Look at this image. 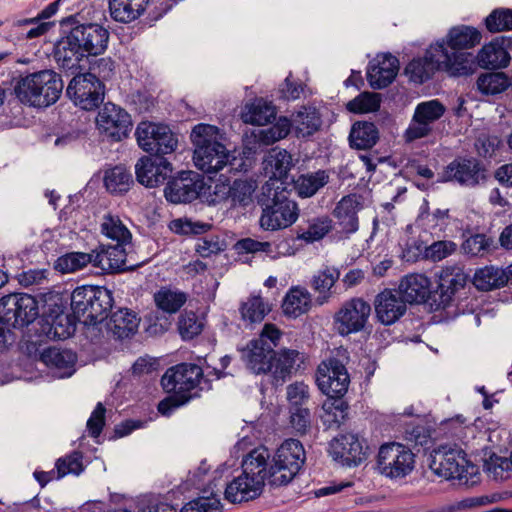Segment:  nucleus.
<instances>
[{"instance_id":"56","label":"nucleus","mask_w":512,"mask_h":512,"mask_svg":"<svg viewBox=\"0 0 512 512\" xmlns=\"http://www.w3.org/2000/svg\"><path fill=\"white\" fill-rule=\"evenodd\" d=\"M256 189V184L251 180H235L233 185L223 194L228 195L234 203L247 206L252 202V195Z\"/></svg>"},{"instance_id":"2","label":"nucleus","mask_w":512,"mask_h":512,"mask_svg":"<svg viewBox=\"0 0 512 512\" xmlns=\"http://www.w3.org/2000/svg\"><path fill=\"white\" fill-rule=\"evenodd\" d=\"M474 61L469 52H449L444 42L432 44L424 58L413 59L405 68L410 79L423 83L436 70H443L452 76H467L473 73Z\"/></svg>"},{"instance_id":"27","label":"nucleus","mask_w":512,"mask_h":512,"mask_svg":"<svg viewBox=\"0 0 512 512\" xmlns=\"http://www.w3.org/2000/svg\"><path fill=\"white\" fill-rule=\"evenodd\" d=\"M397 291L406 303H422L429 296L430 280L423 274H408L400 281Z\"/></svg>"},{"instance_id":"4","label":"nucleus","mask_w":512,"mask_h":512,"mask_svg":"<svg viewBox=\"0 0 512 512\" xmlns=\"http://www.w3.org/2000/svg\"><path fill=\"white\" fill-rule=\"evenodd\" d=\"M218 134V128L208 124H198L191 132L194 164L206 174H215L231 164V155L219 141Z\"/></svg>"},{"instance_id":"33","label":"nucleus","mask_w":512,"mask_h":512,"mask_svg":"<svg viewBox=\"0 0 512 512\" xmlns=\"http://www.w3.org/2000/svg\"><path fill=\"white\" fill-rule=\"evenodd\" d=\"M139 320L127 309H119L112 313L107 321V329L117 339H125L134 335L138 329Z\"/></svg>"},{"instance_id":"55","label":"nucleus","mask_w":512,"mask_h":512,"mask_svg":"<svg viewBox=\"0 0 512 512\" xmlns=\"http://www.w3.org/2000/svg\"><path fill=\"white\" fill-rule=\"evenodd\" d=\"M267 166L271 168L274 178H283L293 166L292 156L286 150H272L267 159Z\"/></svg>"},{"instance_id":"44","label":"nucleus","mask_w":512,"mask_h":512,"mask_svg":"<svg viewBox=\"0 0 512 512\" xmlns=\"http://www.w3.org/2000/svg\"><path fill=\"white\" fill-rule=\"evenodd\" d=\"M507 276L504 271L494 266H486L478 269L473 277V284L482 291H489L504 286Z\"/></svg>"},{"instance_id":"51","label":"nucleus","mask_w":512,"mask_h":512,"mask_svg":"<svg viewBox=\"0 0 512 512\" xmlns=\"http://www.w3.org/2000/svg\"><path fill=\"white\" fill-rule=\"evenodd\" d=\"M332 229V220L328 216L314 218L308 222L305 229H301L298 239L312 243L323 239Z\"/></svg>"},{"instance_id":"32","label":"nucleus","mask_w":512,"mask_h":512,"mask_svg":"<svg viewBox=\"0 0 512 512\" xmlns=\"http://www.w3.org/2000/svg\"><path fill=\"white\" fill-rule=\"evenodd\" d=\"M269 451L265 447H258L249 452L242 461V473L250 478H258L262 486L269 477L267 470V460L269 459Z\"/></svg>"},{"instance_id":"47","label":"nucleus","mask_w":512,"mask_h":512,"mask_svg":"<svg viewBox=\"0 0 512 512\" xmlns=\"http://www.w3.org/2000/svg\"><path fill=\"white\" fill-rule=\"evenodd\" d=\"M104 184L113 194H123L133 184L132 174L124 166H115L105 172Z\"/></svg>"},{"instance_id":"29","label":"nucleus","mask_w":512,"mask_h":512,"mask_svg":"<svg viewBox=\"0 0 512 512\" xmlns=\"http://www.w3.org/2000/svg\"><path fill=\"white\" fill-rule=\"evenodd\" d=\"M38 324L40 325V335H44L52 340L67 339L75 330L70 316L65 313L43 317L39 320Z\"/></svg>"},{"instance_id":"61","label":"nucleus","mask_w":512,"mask_h":512,"mask_svg":"<svg viewBox=\"0 0 512 512\" xmlns=\"http://www.w3.org/2000/svg\"><path fill=\"white\" fill-rule=\"evenodd\" d=\"M57 478H62L67 474L79 475L83 471L82 454L73 452L56 462Z\"/></svg>"},{"instance_id":"53","label":"nucleus","mask_w":512,"mask_h":512,"mask_svg":"<svg viewBox=\"0 0 512 512\" xmlns=\"http://www.w3.org/2000/svg\"><path fill=\"white\" fill-rule=\"evenodd\" d=\"M484 471L494 480H504L509 477L512 471V452L510 458L491 455L484 462Z\"/></svg>"},{"instance_id":"6","label":"nucleus","mask_w":512,"mask_h":512,"mask_svg":"<svg viewBox=\"0 0 512 512\" xmlns=\"http://www.w3.org/2000/svg\"><path fill=\"white\" fill-rule=\"evenodd\" d=\"M203 371L196 364H179L162 375V388L170 395L162 399V416L169 415L173 408L187 403L197 393H192L201 382Z\"/></svg>"},{"instance_id":"26","label":"nucleus","mask_w":512,"mask_h":512,"mask_svg":"<svg viewBox=\"0 0 512 512\" xmlns=\"http://www.w3.org/2000/svg\"><path fill=\"white\" fill-rule=\"evenodd\" d=\"M273 352V345L262 344L261 341L253 339L241 350V358L253 373L266 374Z\"/></svg>"},{"instance_id":"64","label":"nucleus","mask_w":512,"mask_h":512,"mask_svg":"<svg viewBox=\"0 0 512 512\" xmlns=\"http://www.w3.org/2000/svg\"><path fill=\"white\" fill-rule=\"evenodd\" d=\"M287 400L291 408L303 407L309 400V387L304 382H295L287 386Z\"/></svg>"},{"instance_id":"35","label":"nucleus","mask_w":512,"mask_h":512,"mask_svg":"<svg viewBox=\"0 0 512 512\" xmlns=\"http://www.w3.org/2000/svg\"><path fill=\"white\" fill-rule=\"evenodd\" d=\"M136 179L147 188L158 186L160 177V155L141 157L135 165Z\"/></svg>"},{"instance_id":"8","label":"nucleus","mask_w":512,"mask_h":512,"mask_svg":"<svg viewBox=\"0 0 512 512\" xmlns=\"http://www.w3.org/2000/svg\"><path fill=\"white\" fill-rule=\"evenodd\" d=\"M306 460L303 444L297 439L285 440L276 450L269 467L270 483L287 485L298 474Z\"/></svg>"},{"instance_id":"20","label":"nucleus","mask_w":512,"mask_h":512,"mask_svg":"<svg viewBox=\"0 0 512 512\" xmlns=\"http://www.w3.org/2000/svg\"><path fill=\"white\" fill-rule=\"evenodd\" d=\"M329 452L334 460L346 466H358L366 459V453L359 438L344 434L330 443Z\"/></svg>"},{"instance_id":"42","label":"nucleus","mask_w":512,"mask_h":512,"mask_svg":"<svg viewBox=\"0 0 512 512\" xmlns=\"http://www.w3.org/2000/svg\"><path fill=\"white\" fill-rule=\"evenodd\" d=\"M275 114L272 104L263 99H256L245 106L242 119L245 123L252 125H265L275 118Z\"/></svg>"},{"instance_id":"24","label":"nucleus","mask_w":512,"mask_h":512,"mask_svg":"<svg viewBox=\"0 0 512 512\" xmlns=\"http://www.w3.org/2000/svg\"><path fill=\"white\" fill-rule=\"evenodd\" d=\"M361 196L349 194L341 198L332 214L344 233H355L359 228L358 212L363 208Z\"/></svg>"},{"instance_id":"63","label":"nucleus","mask_w":512,"mask_h":512,"mask_svg":"<svg viewBox=\"0 0 512 512\" xmlns=\"http://www.w3.org/2000/svg\"><path fill=\"white\" fill-rule=\"evenodd\" d=\"M491 244L484 234H475L467 238L463 244V252L470 256H482L489 248Z\"/></svg>"},{"instance_id":"5","label":"nucleus","mask_w":512,"mask_h":512,"mask_svg":"<svg viewBox=\"0 0 512 512\" xmlns=\"http://www.w3.org/2000/svg\"><path fill=\"white\" fill-rule=\"evenodd\" d=\"M263 194L267 197L264 203L260 226L264 230L276 231L285 229L294 224L299 217L297 203L290 199L288 191L279 180L270 179L263 187Z\"/></svg>"},{"instance_id":"43","label":"nucleus","mask_w":512,"mask_h":512,"mask_svg":"<svg viewBox=\"0 0 512 512\" xmlns=\"http://www.w3.org/2000/svg\"><path fill=\"white\" fill-rule=\"evenodd\" d=\"M239 311L244 322L254 324L265 318L271 311V306L261 296L251 295L241 303Z\"/></svg>"},{"instance_id":"21","label":"nucleus","mask_w":512,"mask_h":512,"mask_svg":"<svg viewBox=\"0 0 512 512\" xmlns=\"http://www.w3.org/2000/svg\"><path fill=\"white\" fill-rule=\"evenodd\" d=\"M406 304L397 290L385 289L374 300L376 317L384 325L394 324L405 314Z\"/></svg>"},{"instance_id":"49","label":"nucleus","mask_w":512,"mask_h":512,"mask_svg":"<svg viewBox=\"0 0 512 512\" xmlns=\"http://www.w3.org/2000/svg\"><path fill=\"white\" fill-rule=\"evenodd\" d=\"M101 231L108 238L116 241V244L129 245L132 239L129 229L115 215L108 214L104 216Z\"/></svg>"},{"instance_id":"57","label":"nucleus","mask_w":512,"mask_h":512,"mask_svg":"<svg viewBox=\"0 0 512 512\" xmlns=\"http://www.w3.org/2000/svg\"><path fill=\"white\" fill-rule=\"evenodd\" d=\"M380 103V94L363 92L347 103V109L353 113H370L377 111Z\"/></svg>"},{"instance_id":"7","label":"nucleus","mask_w":512,"mask_h":512,"mask_svg":"<svg viewBox=\"0 0 512 512\" xmlns=\"http://www.w3.org/2000/svg\"><path fill=\"white\" fill-rule=\"evenodd\" d=\"M113 302L112 291L102 286H79L71 294L73 317L85 325H96L105 320Z\"/></svg>"},{"instance_id":"50","label":"nucleus","mask_w":512,"mask_h":512,"mask_svg":"<svg viewBox=\"0 0 512 512\" xmlns=\"http://www.w3.org/2000/svg\"><path fill=\"white\" fill-rule=\"evenodd\" d=\"M90 263L93 264L91 252H71L60 256L54 263V269L62 274L74 273Z\"/></svg>"},{"instance_id":"25","label":"nucleus","mask_w":512,"mask_h":512,"mask_svg":"<svg viewBox=\"0 0 512 512\" xmlns=\"http://www.w3.org/2000/svg\"><path fill=\"white\" fill-rule=\"evenodd\" d=\"M259 479L241 473L226 484L224 496L231 503H242L257 498L263 490Z\"/></svg>"},{"instance_id":"31","label":"nucleus","mask_w":512,"mask_h":512,"mask_svg":"<svg viewBox=\"0 0 512 512\" xmlns=\"http://www.w3.org/2000/svg\"><path fill=\"white\" fill-rule=\"evenodd\" d=\"M481 40L480 32L470 26H456L449 30L446 39L441 40L449 52H464V49L471 48Z\"/></svg>"},{"instance_id":"52","label":"nucleus","mask_w":512,"mask_h":512,"mask_svg":"<svg viewBox=\"0 0 512 512\" xmlns=\"http://www.w3.org/2000/svg\"><path fill=\"white\" fill-rule=\"evenodd\" d=\"M293 124L298 135L307 136L318 129L320 119L315 110L303 107L294 116Z\"/></svg>"},{"instance_id":"16","label":"nucleus","mask_w":512,"mask_h":512,"mask_svg":"<svg viewBox=\"0 0 512 512\" xmlns=\"http://www.w3.org/2000/svg\"><path fill=\"white\" fill-rule=\"evenodd\" d=\"M468 461L461 449L441 446L434 451L430 468L445 479H462L467 472Z\"/></svg>"},{"instance_id":"11","label":"nucleus","mask_w":512,"mask_h":512,"mask_svg":"<svg viewBox=\"0 0 512 512\" xmlns=\"http://www.w3.org/2000/svg\"><path fill=\"white\" fill-rule=\"evenodd\" d=\"M66 94L83 110H93L103 102L104 83L92 72L75 75L69 82Z\"/></svg>"},{"instance_id":"22","label":"nucleus","mask_w":512,"mask_h":512,"mask_svg":"<svg viewBox=\"0 0 512 512\" xmlns=\"http://www.w3.org/2000/svg\"><path fill=\"white\" fill-rule=\"evenodd\" d=\"M303 361V355L297 350L281 349L279 352L274 351L267 373L271 375L274 385H282L300 367Z\"/></svg>"},{"instance_id":"46","label":"nucleus","mask_w":512,"mask_h":512,"mask_svg":"<svg viewBox=\"0 0 512 512\" xmlns=\"http://www.w3.org/2000/svg\"><path fill=\"white\" fill-rule=\"evenodd\" d=\"M329 182V174L325 170L310 172L298 177L295 188L301 197H311Z\"/></svg>"},{"instance_id":"30","label":"nucleus","mask_w":512,"mask_h":512,"mask_svg":"<svg viewBox=\"0 0 512 512\" xmlns=\"http://www.w3.org/2000/svg\"><path fill=\"white\" fill-rule=\"evenodd\" d=\"M150 0H109L111 18L119 23H131L146 11Z\"/></svg>"},{"instance_id":"9","label":"nucleus","mask_w":512,"mask_h":512,"mask_svg":"<svg viewBox=\"0 0 512 512\" xmlns=\"http://www.w3.org/2000/svg\"><path fill=\"white\" fill-rule=\"evenodd\" d=\"M415 456L405 445L397 442L385 443L380 446L377 455L378 472L390 479H398L412 472Z\"/></svg>"},{"instance_id":"54","label":"nucleus","mask_w":512,"mask_h":512,"mask_svg":"<svg viewBox=\"0 0 512 512\" xmlns=\"http://www.w3.org/2000/svg\"><path fill=\"white\" fill-rule=\"evenodd\" d=\"M162 512H177L174 506L166 505L162 507ZM180 512H222L221 503L215 497L203 496L193 501H190L182 507Z\"/></svg>"},{"instance_id":"1","label":"nucleus","mask_w":512,"mask_h":512,"mask_svg":"<svg viewBox=\"0 0 512 512\" xmlns=\"http://www.w3.org/2000/svg\"><path fill=\"white\" fill-rule=\"evenodd\" d=\"M60 37L54 44L53 57L63 70L77 71L88 56L103 54L109 43V31L98 23H81L76 15L60 21Z\"/></svg>"},{"instance_id":"60","label":"nucleus","mask_w":512,"mask_h":512,"mask_svg":"<svg viewBox=\"0 0 512 512\" xmlns=\"http://www.w3.org/2000/svg\"><path fill=\"white\" fill-rule=\"evenodd\" d=\"M188 295L179 289H162V312L176 313L186 304Z\"/></svg>"},{"instance_id":"45","label":"nucleus","mask_w":512,"mask_h":512,"mask_svg":"<svg viewBox=\"0 0 512 512\" xmlns=\"http://www.w3.org/2000/svg\"><path fill=\"white\" fill-rule=\"evenodd\" d=\"M510 85V79L503 72L482 73L476 81L478 91L487 96L500 94Z\"/></svg>"},{"instance_id":"15","label":"nucleus","mask_w":512,"mask_h":512,"mask_svg":"<svg viewBox=\"0 0 512 512\" xmlns=\"http://www.w3.org/2000/svg\"><path fill=\"white\" fill-rule=\"evenodd\" d=\"M206 185L202 177L193 171H181L179 176L171 179L164 189L167 201L179 204L195 200L205 193Z\"/></svg>"},{"instance_id":"40","label":"nucleus","mask_w":512,"mask_h":512,"mask_svg":"<svg viewBox=\"0 0 512 512\" xmlns=\"http://www.w3.org/2000/svg\"><path fill=\"white\" fill-rule=\"evenodd\" d=\"M379 139V132L371 122H357L352 126L349 140L351 147L365 150L373 147Z\"/></svg>"},{"instance_id":"13","label":"nucleus","mask_w":512,"mask_h":512,"mask_svg":"<svg viewBox=\"0 0 512 512\" xmlns=\"http://www.w3.org/2000/svg\"><path fill=\"white\" fill-rule=\"evenodd\" d=\"M445 111V106L438 99L417 104L412 119L404 132L406 142H413L429 136L435 122L444 115Z\"/></svg>"},{"instance_id":"38","label":"nucleus","mask_w":512,"mask_h":512,"mask_svg":"<svg viewBox=\"0 0 512 512\" xmlns=\"http://www.w3.org/2000/svg\"><path fill=\"white\" fill-rule=\"evenodd\" d=\"M226 465H222L218 469L213 472L212 480L208 482L206 485V477L208 476V472L210 471V465L207 464L206 460L201 461L199 466L194 470L189 472V476L187 481L190 485L194 486L197 489H202L204 493H210L212 496H215V490L219 484L218 481L222 477L224 470H226Z\"/></svg>"},{"instance_id":"36","label":"nucleus","mask_w":512,"mask_h":512,"mask_svg":"<svg viewBox=\"0 0 512 512\" xmlns=\"http://www.w3.org/2000/svg\"><path fill=\"white\" fill-rule=\"evenodd\" d=\"M136 139L139 147L150 155H160V125L142 121L136 128Z\"/></svg>"},{"instance_id":"23","label":"nucleus","mask_w":512,"mask_h":512,"mask_svg":"<svg viewBox=\"0 0 512 512\" xmlns=\"http://www.w3.org/2000/svg\"><path fill=\"white\" fill-rule=\"evenodd\" d=\"M399 70V61L391 54L378 55L373 59L367 69V79L374 89L387 87L396 77Z\"/></svg>"},{"instance_id":"58","label":"nucleus","mask_w":512,"mask_h":512,"mask_svg":"<svg viewBox=\"0 0 512 512\" xmlns=\"http://www.w3.org/2000/svg\"><path fill=\"white\" fill-rule=\"evenodd\" d=\"M488 31L492 33L512 30V9L498 8L493 10L485 19Z\"/></svg>"},{"instance_id":"17","label":"nucleus","mask_w":512,"mask_h":512,"mask_svg":"<svg viewBox=\"0 0 512 512\" xmlns=\"http://www.w3.org/2000/svg\"><path fill=\"white\" fill-rule=\"evenodd\" d=\"M371 306L362 298H353L343 304L335 315V324L341 335L362 330L370 316Z\"/></svg>"},{"instance_id":"62","label":"nucleus","mask_w":512,"mask_h":512,"mask_svg":"<svg viewBox=\"0 0 512 512\" xmlns=\"http://www.w3.org/2000/svg\"><path fill=\"white\" fill-rule=\"evenodd\" d=\"M457 244L451 240L435 241L425 249V257L433 262L441 261L455 253Z\"/></svg>"},{"instance_id":"41","label":"nucleus","mask_w":512,"mask_h":512,"mask_svg":"<svg viewBox=\"0 0 512 512\" xmlns=\"http://www.w3.org/2000/svg\"><path fill=\"white\" fill-rule=\"evenodd\" d=\"M468 276L460 267H447L439 276V289L442 297L450 299L451 296L462 289L467 283Z\"/></svg>"},{"instance_id":"10","label":"nucleus","mask_w":512,"mask_h":512,"mask_svg":"<svg viewBox=\"0 0 512 512\" xmlns=\"http://www.w3.org/2000/svg\"><path fill=\"white\" fill-rule=\"evenodd\" d=\"M37 300L26 293H13L0 298L2 323L12 328H23L38 316Z\"/></svg>"},{"instance_id":"19","label":"nucleus","mask_w":512,"mask_h":512,"mask_svg":"<svg viewBox=\"0 0 512 512\" xmlns=\"http://www.w3.org/2000/svg\"><path fill=\"white\" fill-rule=\"evenodd\" d=\"M124 244L104 245L91 251L93 266L98 267L106 273L121 272L134 267L127 261V251Z\"/></svg>"},{"instance_id":"59","label":"nucleus","mask_w":512,"mask_h":512,"mask_svg":"<svg viewBox=\"0 0 512 512\" xmlns=\"http://www.w3.org/2000/svg\"><path fill=\"white\" fill-rule=\"evenodd\" d=\"M291 126L292 124L287 118H280L274 125L259 132V142L264 145H272L285 138L289 134Z\"/></svg>"},{"instance_id":"48","label":"nucleus","mask_w":512,"mask_h":512,"mask_svg":"<svg viewBox=\"0 0 512 512\" xmlns=\"http://www.w3.org/2000/svg\"><path fill=\"white\" fill-rule=\"evenodd\" d=\"M339 277V270L333 266H325L314 274L311 280V286L320 294L318 299H322L320 301L321 304L328 298L331 288L335 285Z\"/></svg>"},{"instance_id":"28","label":"nucleus","mask_w":512,"mask_h":512,"mask_svg":"<svg viewBox=\"0 0 512 512\" xmlns=\"http://www.w3.org/2000/svg\"><path fill=\"white\" fill-rule=\"evenodd\" d=\"M473 57V61L484 69H499L506 67L510 62V55L504 47V40L495 39L489 44L484 45ZM475 68L473 69V72Z\"/></svg>"},{"instance_id":"18","label":"nucleus","mask_w":512,"mask_h":512,"mask_svg":"<svg viewBox=\"0 0 512 512\" xmlns=\"http://www.w3.org/2000/svg\"><path fill=\"white\" fill-rule=\"evenodd\" d=\"M485 179L484 170L476 159H455L444 169L437 182H456L474 187Z\"/></svg>"},{"instance_id":"37","label":"nucleus","mask_w":512,"mask_h":512,"mask_svg":"<svg viewBox=\"0 0 512 512\" xmlns=\"http://www.w3.org/2000/svg\"><path fill=\"white\" fill-rule=\"evenodd\" d=\"M311 294L305 288L292 287L286 294L282 308L285 315L298 317L311 307Z\"/></svg>"},{"instance_id":"3","label":"nucleus","mask_w":512,"mask_h":512,"mask_svg":"<svg viewBox=\"0 0 512 512\" xmlns=\"http://www.w3.org/2000/svg\"><path fill=\"white\" fill-rule=\"evenodd\" d=\"M63 88L61 75L45 69L20 77L14 86V93L23 104L45 108L58 101Z\"/></svg>"},{"instance_id":"14","label":"nucleus","mask_w":512,"mask_h":512,"mask_svg":"<svg viewBox=\"0 0 512 512\" xmlns=\"http://www.w3.org/2000/svg\"><path fill=\"white\" fill-rule=\"evenodd\" d=\"M96 126L100 134L119 142L128 137L132 129V119L125 109L107 102L98 111Z\"/></svg>"},{"instance_id":"34","label":"nucleus","mask_w":512,"mask_h":512,"mask_svg":"<svg viewBox=\"0 0 512 512\" xmlns=\"http://www.w3.org/2000/svg\"><path fill=\"white\" fill-rule=\"evenodd\" d=\"M40 359L45 365L59 370V377H68L74 372L76 355L71 350L48 348L41 353Z\"/></svg>"},{"instance_id":"12","label":"nucleus","mask_w":512,"mask_h":512,"mask_svg":"<svg viewBox=\"0 0 512 512\" xmlns=\"http://www.w3.org/2000/svg\"><path fill=\"white\" fill-rule=\"evenodd\" d=\"M316 382L323 394L339 399L347 392L350 378L344 363L336 357H329L319 364Z\"/></svg>"},{"instance_id":"39","label":"nucleus","mask_w":512,"mask_h":512,"mask_svg":"<svg viewBox=\"0 0 512 512\" xmlns=\"http://www.w3.org/2000/svg\"><path fill=\"white\" fill-rule=\"evenodd\" d=\"M205 318L194 311H182L176 322V330L183 341H191L199 336L205 327Z\"/></svg>"}]
</instances>
